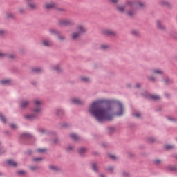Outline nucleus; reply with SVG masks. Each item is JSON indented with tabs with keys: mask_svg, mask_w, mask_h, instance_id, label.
<instances>
[{
	"mask_svg": "<svg viewBox=\"0 0 177 177\" xmlns=\"http://www.w3.org/2000/svg\"><path fill=\"white\" fill-rule=\"evenodd\" d=\"M151 81H154V78H151Z\"/></svg>",
	"mask_w": 177,
	"mask_h": 177,
	"instance_id": "51",
	"label": "nucleus"
},
{
	"mask_svg": "<svg viewBox=\"0 0 177 177\" xmlns=\"http://www.w3.org/2000/svg\"><path fill=\"white\" fill-rule=\"evenodd\" d=\"M50 34H57V31L55 29H52L50 30Z\"/></svg>",
	"mask_w": 177,
	"mask_h": 177,
	"instance_id": "31",
	"label": "nucleus"
},
{
	"mask_svg": "<svg viewBox=\"0 0 177 177\" xmlns=\"http://www.w3.org/2000/svg\"><path fill=\"white\" fill-rule=\"evenodd\" d=\"M10 127H11V128H12V129L17 128V127L15 124H10Z\"/></svg>",
	"mask_w": 177,
	"mask_h": 177,
	"instance_id": "41",
	"label": "nucleus"
},
{
	"mask_svg": "<svg viewBox=\"0 0 177 177\" xmlns=\"http://www.w3.org/2000/svg\"><path fill=\"white\" fill-rule=\"evenodd\" d=\"M33 161H42L41 158H33Z\"/></svg>",
	"mask_w": 177,
	"mask_h": 177,
	"instance_id": "32",
	"label": "nucleus"
},
{
	"mask_svg": "<svg viewBox=\"0 0 177 177\" xmlns=\"http://www.w3.org/2000/svg\"><path fill=\"white\" fill-rule=\"evenodd\" d=\"M55 4L53 3H46L44 5L45 9H53V8H55Z\"/></svg>",
	"mask_w": 177,
	"mask_h": 177,
	"instance_id": "12",
	"label": "nucleus"
},
{
	"mask_svg": "<svg viewBox=\"0 0 177 177\" xmlns=\"http://www.w3.org/2000/svg\"><path fill=\"white\" fill-rule=\"evenodd\" d=\"M100 177H105V176L103 174H101V175H100Z\"/></svg>",
	"mask_w": 177,
	"mask_h": 177,
	"instance_id": "49",
	"label": "nucleus"
},
{
	"mask_svg": "<svg viewBox=\"0 0 177 177\" xmlns=\"http://www.w3.org/2000/svg\"><path fill=\"white\" fill-rule=\"evenodd\" d=\"M76 30L77 32H74L71 35L72 39L74 40L78 39V38L81 37L82 34H84V32H86V28L82 25L77 26Z\"/></svg>",
	"mask_w": 177,
	"mask_h": 177,
	"instance_id": "4",
	"label": "nucleus"
},
{
	"mask_svg": "<svg viewBox=\"0 0 177 177\" xmlns=\"http://www.w3.org/2000/svg\"><path fill=\"white\" fill-rule=\"evenodd\" d=\"M26 1H32V0H26Z\"/></svg>",
	"mask_w": 177,
	"mask_h": 177,
	"instance_id": "53",
	"label": "nucleus"
},
{
	"mask_svg": "<svg viewBox=\"0 0 177 177\" xmlns=\"http://www.w3.org/2000/svg\"><path fill=\"white\" fill-rule=\"evenodd\" d=\"M116 104L119 109V111H118L116 113V115H122L124 113V108L122 107V104L120 102V101H118L116 102Z\"/></svg>",
	"mask_w": 177,
	"mask_h": 177,
	"instance_id": "7",
	"label": "nucleus"
},
{
	"mask_svg": "<svg viewBox=\"0 0 177 177\" xmlns=\"http://www.w3.org/2000/svg\"><path fill=\"white\" fill-rule=\"evenodd\" d=\"M156 27L159 28V30H165V26H164V25H162L160 21L156 22Z\"/></svg>",
	"mask_w": 177,
	"mask_h": 177,
	"instance_id": "13",
	"label": "nucleus"
},
{
	"mask_svg": "<svg viewBox=\"0 0 177 177\" xmlns=\"http://www.w3.org/2000/svg\"><path fill=\"white\" fill-rule=\"evenodd\" d=\"M109 158H111L112 160H115L117 157L114 155H109Z\"/></svg>",
	"mask_w": 177,
	"mask_h": 177,
	"instance_id": "36",
	"label": "nucleus"
},
{
	"mask_svg": "<svg viewBox=\"0 0 177 177\" xmlns=\"http://www.w3.org/2000/svg\"><path fill=\"white\" fill-rule=\"evenodd\" d=\"M41 45L44 46H52L53 45V42L48 39H44L41 41Z\"/></svg>",
	"mask_w": 177,
	"mask_h": 177,
	"instance_id": "8",
	"label": "nucleus"
},
{
	"mask_svg": "<svg viewBox=\"0 0 177 177\" xmlns=\"http://www.w3.org/2000/svg\"><path fill=\"white\" fill-rule=\"evenodd\" d=\"M30 169H31V171H37V169H38V167L32 166V167H30Z\"/></svg>",
	"mask_w": 177,
	"mask_h": 177,
	"instance_id": "30",
	"label": "nucleus"
},
{
	"mask_svg": "<svg viewBox=\"0 0 177 177\" xmlns=\"http://www.w3.org/2000/svg\"><path fill=\"white\" fill-rule=\"evenodd\" d=\"M7 164L10 165V167H17V163L12 160H7Z\"/></svg>",
	"mask_w": 177,
	"mask_h": 177,
	"instance_id": "14",
	"label": "nucleus"
},
{
	"mask_svg": "<svg viewBox=\"0 0 177 177\" xmlns=\"http://www.w3.org/2000/svg\"><path fill=\"white\" fill-rule=\"evenodd\" d=\"M33 71H35V73H41V71H42V69H41L40 68H34Z\"/></svg>",
	"mask_w": 177,
	"mask_h": 177,
	"instance_id": "26",
	"label": "nucleus"
},
{
	"mask_svg": "<svg viewBox=\"0 0 177 177\" xmlns=\"http://www.w3.org/2000/svg\"><path fill=\"white\" fill-rule=\"evenodd\" d=\"M153 74H164V71L160 69H155L153 70Z\"/></svg>",
	"mask_w": 177,
	"mask_h": 177,
	"instance_id": "20",
	"label": "nucleus"
},
{
	"mask_svg": "<svg viewBox=\"0 0 177 177\" xmlns=\"http://www.w3.org/2000/svg\"><path fill=\"white\" fill-rule=\"evenodd\" d=\"M72 103H73V104H81L82 103V101L77 98H74L72 100Z\"/></svg>",
	"mask_w": 177,
	"mask_h": 177,
	"instance_id": "16",
	"label": "nucleus"
},
{
	"mask_svg": "<svg viewBox=\"0 0 177 177\" xmlns=\"http://www.w3.org/2000/svg\"><path fill=\"white\" fill-rule=\"evenodd\" d=\"M160 3V5H162L163 6H168V5H169V3L165 0H161Z\"/></svg>",
	"mask_w": 177,
	"mask_h": 177,
	"instance_id": "19",
	"label": "nucleus"
},
{
	"mask_svg": "<svg viewBox=\"0 0 177 177\" xmlns=\"http://www.w3.org/2000/svg\"><path fill=\"white\" fill-rule=\"evenodd\" d=\"M149 140V142L151 143H152V142H154V139L153 138H150Z\"/></svg>",
	"mask_w": 177,
	"mask_h": 177,
	"instance_id": "45",
	"label": "nucleus"
},
{
	"mask_svg": "<svg viewBox=\"0 0 177 177\" xmlns=\"http://www.w3.org/2000/svg\"><path fill=\"white\" fill-rule=\"evenodd\" d=\"M134 117H137V118H139V117H140V113H133Z\"/></svg>",
	"mask_w": 177,
	"mask_h": 177,
	"instance_id": "38",
	"label": "nucleus"
},
{
	"mask_svg": "<svg viewBox=\"0 0 177 177\" xmlns=\"http://www.w3.org/2000/svg\"><path fill=\"white\" fill-rule=\"evenodd\" d=\"M155 162H156V164H160V162H161V160H157L155 161Z\"/></svg>",
	"mask_w": 177,
	"mask_h": 177,
	"instance_id": "44",
	"label": "nucleus"
},
{
	"mask_svg": "<svg viewBox=\"0 0 177 177\" xmlns=\"http://www.w3.org/2000/svg\"><path fill=\"white\" fill-rule=\"evenodd\" d=\"M49 169H51V171H57V167L54 165H50Z\"/></svg>",
	"mask_w": 177,
	"mask_h": 177,
	"instance_id": "25",
	"label": "nucleus"
},
{
	"mask_svg": "<svg viewBox=\"0 0 177 177\" xmlns=\"http://www.w3.org/2000/svg\"><path fill=\"white\" fill-rule=\"evenodd\" d=\"M170 120H172V119H169Z\"/></svg>",
	"mask_w": 177,
	"mask_h": 177,
	"instance_id": "54",
	"label": "nucleus"
},
{
	"mask_svg": "<svg viewBox=\"0 0 177 177\" xmlns=\"http://www.w3.org/2000/svg\"><path fill=\"white\" fill-rule=\"evenodd\" d=\"M34 103H35V108L33 109V113H35V114L25 115V118H26V120H34V118L37 117V113H40L41 110H42L41 109V105L42 104V102L37 100L35 101Z\"/></svg>",
	"mask_w": 177,
	"mask_h": 177,
	"instance_id": "3",
	"label": "nucleus"
},
{
	"mask_svg": "<svg viewBox=\"0 0 177 177\" xmlns=\"http://www.w3.org/2000/svg\"><path fill=\"white\" fill-rule=\"evenodd\" d=\"M1 84H10V80H6L1 81Z\"/></svg>",
	"mask_w": 177,
	"mask_h": 177,
	"instance_id": "22",
	"label": "nucleus"
},
{
	"mask_svg": "<svg viewBox=\"0 0 177 177\" xmlns=\"http://www.w3.org/2000/svg\"><path fill=\"white\" fill-rule=\"evenodd\" d=\"M2 153H3V151H2V152H1V149H0V154H2Z\"/></svg>",
	"mask_w": 177,
	"mask_h": 177,
	"instance_id": "52",
	"label": "nucleus"
},
{
	"mask_svg": "<svg viewBox=\"0 0 177 177\" xmlns=\"http://www.w3.org/2000/svg\"><path fill=\"white\" fill-rule=\"evenodd\" d=\"M145 6V3L140 0H129L126 1L124 6H117L116 9L119 13H125L127 16L132 17L136 15L135 9H140Z\"/></svg>",
	"mask_w": 177,
	"mask_h": 177,
	"instance_id": "2",
	"label": "nucleus"
},
{
	"mask_svg": "<svg viewBox=\"0 0 177 177\" xmlns=\"http://www.w3.org/2000/svg\"><path fill=\"white\" fill-rule=\"evenodd\" d=\"M68 151L73 150V147H68Z\"/></svg>",
	"mask_w": 177,
	"mask_h": 177,
	"instance_id": "47",
	"label": "nucleus"
},
{
	"mask_svg": "<svg viewBox=\"0 0 177 177\" xmlns=\"http://www.w3.org/2000/svg\"><path fill=\"white\" fill-rule=\"evenodd\" d=\"M93 170L95 171V172H97V166L96 165V164H93L92 166Z\"/></svg>",
	"mask_w": 177,
	"mask_h": 177,
	"instance_id": "27",
	"label": "nucleus"
},
{
	"mask_svg": "<svg viewBox=\"0 0 177 177\" xmlns=\"http://www.w3.org/2000/svg\"><path fill=\"white\" fill-rule=\"evenodd\" d=\"M103 34H104V35H107L108 37H115V35H117V32L110 29H104L103 30Z\"/></svg>",
	"mask_w": 177,
	"mask_h": 177,
	"instance_id": "6",
	"label": "nucleus"
},
{
	"mask_svg": "<svg viewBox=\"0 0 177 177\" xmlns=\"http://www.w3.org/2000/svg\"><path fill=\"white\" fill-rule=\"evenodd\" d=\"M3 34H5V31L0 30V35H3Z\"/></svg>",
	"mask_w": 177,
	"mask_h": 177,
	"instance_id": "42",
	"label": "nucleus"
},
{
	"mask_svg": "<svg viewBox=\"0 0 177 177\" xmlns=\"http://www.w3.org/2000/svg\"><path fill=\"white\" fill-rule=\"evenodd\" d=\"M54 70H55V71H60V66H55Z\"/></svg>",
	"mask_w": 177,
	"mask_h": 177,
	"instance_id": "34",
	"label": "nucleus"
},
{
	"mask_svg": "<svg viewBox=\"0 0 177 177\" xmlns=\"http://www.w3.org/2000/svg\"><path fill=\"white\" fill-rule=\"evenodd\" d=\"M59 26H74V20L71 19H61L59 21Z\"/></svg>",
	"mask_w": 177,
	"mask_h": 177,
	"instance_id": "5",
	"label": "nucleus"
},
{
	"mask_svg": "<svg viewBox=\"0 0 177 177\" xmlns=\"http://www.w3.org/2000/svg\"><path fill=\"white\" fill-rule=\"evenodd\" d=\"M111 3H118V0H109Z\"/></svg>",
	"mask_w": 177,
	"mask_h": 177,
	"instance_id": "33",
	"label": "nucleus"
},
{
	"mask_svg": "<svg viewBox=\"0 0 177 177\" xmlns=\"http://www.w3.org/2000/svg\"><path fill=\"white\" fill-rule=\"evenodd\" d=\"M78 151L80 154H84V153H86V149L82 147L79 149Z\"/></svg>",
	"mask_w": 177,
	"mask_h": 177,
	"instance_id": "18",
	"label": "nucleus"
},
{
	"mask_svg": "<svg viewBox=\"0 0 177 177\" xmlns=\"http://www.w3.org/2000/svg\"><path fill=\"white\" fill-rule=\"evenodd\" d=\"M113 167H110V168H109V170H110V171H113Z\"/></svg>",
	"mask_w": 177,
	"mask_h": 177,
	"instance_id": "50",
	"label": "nucleus"
},
{
	"mask_svg": "<svg viewBox=\"0 0 177 177\" xmlns=\"http://www.w3.org/2000/svg\"><path fill=\"white\" fill-rule=\"evenodd\" d=\"M0 120L3 122L4 124H6V118L3 117L1 113H0Z\"/></svg>",
	"mask_w": 177,
	"mask_h": 177,
	"instance_id": "24",
	"label": "nucleus"
},
{
	"mask_svg": "<svg viewBox=\"0 0 177 177\" xmlns=\"http://www.w3.org/2000/svg\"><path fill=\"white\" fill-rule=\"evenodd\" d=\"M58 39H59V41H63V39H65V37H62V36H59V37H58Z\"/></svg>",
	"mask_w": 177,
	"mask_h": 177,
	"instance_id": "40",
	"label": "nucleus"
},
{
	"mask_svg": "<svg viewBox=\"0 0 177 177\" xmlns=\"http://www.w3.org/2000/svg\"><path fill=\"white\" fill-rule=\"evenodd\" d=\"M28 104H29V102L27 100H23L20 103V106L22 109H26V107H27Z\"/></svg>",
	"mask_w": 177,
	"mask_h": 177,
	"instance_id": "11",
	"label": "nucleus"
},
{
	"mask_svg": "<svg viewBox=\"0 0 177 177\" xmlns=\"http://www.w3.org/2000/svg\"><path fill=\"white\" fill-rule=\"evenodd\" d=\"M139 32H138V30H133L131 32V34H133V35H138Z\"/></svg>",
	"mask_w": 177,
	"mask_h": 177,
	"instance_id": "35",
	"label": "nucleus"
},
{
	"mask_svg": "<svg viewBox=\"0 0 177 177\" xmlns=\"http://www.w3.org/2000/svg\"><path fill=\"white\" fill-rule=\"evenodd\" d=\"M109 48H110V46L105 44L100 46V48L102 49V50H106V49H109Z\"/></svg>",
	"mask_w": 177,
	"mask_h": 177,
	"instance_id": "23",
	"label": "nucleus"
},
{
	"mask_svg": "<svg viewBox=\"0 0 177 177\" xmlns=\"http://www.w3.org/2000/svg\"><path fill=\"white\" fill-rule=\"evenodd\" d=\"M23 12H24L23 8H20V9H19V12H20V13H23Z\"/></svg>",
	"mask_w": 177,
	"mask_h": 177,
	"instance_id": "46",
	"label": "nucleus"
},
{
	"mask_svg": "<svg viewBox=\"0 0 177 177\" xmlns=\"http://www.w3.org/2000/svg\"><path fill=\"white\" fill-rule=\"evenodd\" d=\"M7 17H8V19H10V17H13V14H12V13H8V14H7Z\"/></svg>",
	"mask_w": 177,
	"mask_h": 177,
	"instance_id": "39",
	"label": "nucleus"
},
{
	"mask_svg": "<svg viewBox=\"0 0 177 177\" xmlns=\"http://www.w3.org/2000/svg\"><path fill=\"white\" fill-rule=\"evenodd\" d=\"M82 81H84V82H88V81H89V78H88L86 77H82Z\"/></svg>",
	"mask_w": 177,
	"mask_h": 177,
	"instance_id": "28",
	"label": "nucleus"
},
{
	"mask_svg": "<svg viewBox=\"0 0 177 177\" xmlns=\"http://www.w3.org/2000/svg\"><path fill=\"white\" fill-rule=\"evenodd\" d=\"M17 174H18L19 175H24V174H26V171H19L17 172Z\"/></svg>",
	"mask_w": 177,
	"mask_h": 177,
	"instance_id": "37",
	"label": "nucleus"
},
{
	"mask_svg": "<svg viewBox=\"0 0 177 177\" xmlns=\"http://www.w3.org/2000/svg\"><path fill=\"white\" fill-rule=\"evenodd\" d=\"M28 9H30V10H34V9H37V8H38V6H37V4L34 3H29L28 4Z\"/></svg>",
	"mask_w": 177,
	"mask_h": 177,
	"instance_id": "10",
	"label": "nucleus"
},
{
	"mask_svg": "<svg viewBox=\"0 0 177 177\" xmlns=\"http://www.w3.org/2000/svg\"><path fill=\"white\" fill-rule=\"evenodd\" d=\"M24 136H25L26 138H27V137L30 136V134H28V133H24Z\"/></svg>",
	"mask_w": 177,
	"mask_h": 177,
	"instance_id": "43",
	"label": "nucleus"
},
{
	"mask_svg": "<svg viewBox=\"0 0 177 177\" xmlns=\"http://www.w3.org/2000/svg\"><path fill=\"white\" fill-rule=\"evenodd\" d=\"M165 149L166 150H171V149H174V146L173 145H166L165 146Z\"/></svg>",
	"mask_w": 177,
	"mask_h": 177,
	"instance_id": "21",
	"label": "nucleus"
},
{
	"mask_svg": "<svg viewBox=\"0 0 177 177\" xmlns=\"http://www.w3.org/2000/svg\"><path fill=\"white\" fill-rule=\"evenodd\" d=\"M37 151H38L39 153H44V152H45V151H46V149H37Z\"/></svg>",
	"mask_w": 177,
	"mask_h": 177,
	"instance_id": "29",
	"label": "nucleus"
},
{
	"mask_svg": "<svg viewBox=\"0 0 177 177\" xmlns=\"http://www.w3.org/2000/svg\"><path fill=\"white\" fill-rule=\"evenodd\" d=\"M91 115L95 117L99 122L103 121H110L113 120V113L111 109L103 107V101L98 100L93 102L88 109Z\"/></svg>",
	"mask_w": 177,
	"mask_h": 177,
	"instance_id": "1",
	"label": "nucleus"
},
{
	"mask_svg": "<svg viewBox=\"0 0 177 177\" xmlns=\"http://www.w3.org/2000/svg\"><path fill=\"white\" fill-rule=\"evenodd\" d=\"M136 88H140V84H137L136 85Z\"/></svg>",
	"mask_w": 177,
	"mask_h": 177,
	"instance_id": "48",
	"label": "nucleus"
},
{
	"mask_svg": "<svg viewBox=\"0 0 177 177\" xmlns=\"http://www.w3.org/2000/svg\"><path fill=\"white\" fill-rule=\"evenodd\" d=\"M4 57H8V59H15V55H6L0 53V59H3Z\"/></svg>",
	"mask_w": 177,
	"mask_h": 177,
	"instance_id": "9",
	"label": "nucleus"
},
{
	"mask_svg": "<svg viewBox=\"0 0 177 177\" xmlns=\"http://www.w3.org/2000/svg\"><path fill=\"white\" fill-rule=\"evenodd\" d=\"M149 97L153 100H159L160 99V96L156 95H149Z\"/></svg>",
	"mask_w": 177,
	"mask_h": 177,
	"instance_id": "17",
	"label": "nucleus"
},
{
	"mask_svg": "<svg viewBox=\"0 0 177 177\" xmlns=\"http://www.w3.org/2000/svg\"><path fill=\"white\" fill-rule=\"evenodd\" d=\"M70 136H71V138L73 139V140H78V139H80V137L78 136V135L75 133H71Z\"/></svg>",
	"mask_w": 177,
	"mask_h": 177,
	"instance_id": "15",
	"label": "nucleus"
}]
</instances>
